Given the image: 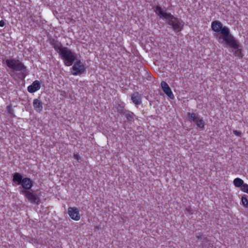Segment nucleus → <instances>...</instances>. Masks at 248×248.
<instances>
[{
	"instance_id": "1",
	"label": "nucleus",
	"mask_w": 248,
	"mask_h": 248,
	"mask_svg": "<svg viewBox=\"0 0 248 248\" xmlns=\"http://www.w3.org/2000/svg\"><path fill=\"white\" fill-rule=\"evenodd\" d=\"M212 30L216 32H220L216 37L220 43H225L231 47L237 48L238 44L235 41V38L230 33L229 29L226 26H223L221 22L215 20L211 24Z\"/></svg>"
},
{
	"instance_id": "2",
	"label": "nucleus",
	"mask_w": 248,
	"mask_h": 248,
	"mask_svg": "<svg viewBox=\"0 0 248 248\" xmlns=\"http://www.w3.org/2000/svg\"><path fill=\"white\" fill-rule=\"evenodd\" d=\"M154 10L160 18L166 19V23L171 27L174 31L179 32L183 29L184 26L183 21L170 13L164 11L160 5L155 6Z\"/></svg>"
},
{
	"instance_id": "3",
	"label": "nucleus",
	"mask_w": 248,
	"mask_h": 248,
	"mask_svg": "<svg viewBox=\"0 0 248 248\" xmlns=\"http://www.w3.org/2000/svg\"><path fill=\"white\" fill-rule=\"evenodd\" d=\"M5 62L9 68L14 71L20 72L22 79L28 75V72L26 66L19 60L15 59H7Z\"/></svg>"
},
{
	"instance_id": "4",
	"label": "nucleus",
	"mask_w": 248,
	"mask_h": 248,
	"mask_svg": "<svg viewBox=\"0 0 248 248\" xmlns=\"http://www.w3.org/2000/svg\"><path fill=\"white\" fill-rule=\"evenodd\" d=\"M59 55L63 60L64 64L67 66L72 65L77 59L76 54L66 47L61 51Z\"/></svg>"
},
{
	"instance_id": "5",
	"label": "nucleus",
	"mask_w": 248,
	"mask_h": 248,
	"mask_svg": "<svg viewBox=\"0 0 248 248\" xmlns=\"http://www.w3.org/2000/svg\"><path fill=\"white\" fill-rule=\"evenodd\" d=\"M21 192L25 195L26 198L32 203L39 204L40 203V198L35 193L29 191L22 190Z\"/></svg>"
},
{
	"instance_id": "6",
	"label": "nucleus",
	"mask_w": 248,
	"mask_h": 248,
	"mask_svg": "<svg viewBox=\"0 0 248 248\" xmlns=\"http://www.w3.org/2000/svg\"><path fill=\"white\" fill-rule=\"evenodd\" d=\"M196 237L199 239L202 240V248H215L214 244L206 237H202L200 234H197Z\"/></svg>"
},
{
	"instance_id": "7",
	"label": "nucleus",
	"mask_w": 248,
	"mask_h": 248,
	"mask_svg": "<svg viewBox=\"0 0 248 248\" xmlns=\"http://www.w3.org/2000/svg\"><path fill=\"white\" fill-rule=\"evenodd\" d=\"M68 214L72 219L75 220H78L80 218L79 211L76 207H69L68 208Z\"/></svg>"
},
{
	"instance_id": "8",
	"label": "nucleus",
	"mask_w": 248,
	"mask_h": 248,
	"mask_svg": "<svg viewBox=\"0 0 248 248\" xmlns=\"http://www.w3.org/2000/svg\"><path fill=\"white\" fill-rule=\"evenodd\" d=\"M49 43L59 54L60 53L61 51H62L65 47L62 46L61 42L54 38L50 39Z\"/></svg>"
},
{
	"instance_id": "9",
	"label": "nucleus",
	"mask_w": 248,
	"mask_h": 248,
	"mask_svg": "<svg viewBox=\"0 0 248 248\" xmlns=\"http://www.w3.org/2000/svg\"><path fill=\"white\" fill-rule=\"evenodd\" d=\"M72 69L74 71H76V72L73 73L74 75H76L78 74L82 73L85 70L84 66L80 61H77L74 65L72 67Z\"/></svg>"
},
{
	"instance_id": "10",
	"label": "nucleus",
	"mask_w": 248,
	"mask_h": 248,
	"mask_svg": "<svg viewBox=\"0 0 248 248\" xmlns=\"http://www.w3.org/2000/svg\"><path fill=\"white\" fill-rule=\"evenodd\" d=\"M161 86L164 92L171 99L174 98V95L172 93L171 89L165 81H162L161 83Z\"/></svg>"
},
{
	"instance_id": "11",
	"label": "nucleus",
	"mask_w": 248,
	"mask_h": 248,
	"mask_svg": "<svg viewBox=\"0 0 248 248\" xmlns=\"http://www.w3.org/2000/svg\"><path fill=\"white\" fill-rule=\"evenodd\" d=\"M22 187L25 190H30L33 186V182L29 178L25 177L23 178V180L21 184Z\"/></svg>"
},
{
	"instance_id": "12",
	"label": "nucleus",
	"mask_w": 248,
	"mask_h": 248,
	"mask_svg": "<svg viewBox=\"0 0 248 248\" xmlns=\"http://www.w3.org/2000/svg\"><path fill=\"white\" fill-rule=\"evenodd\" d=\"M40 87V82L38 80H35L28 87V91L29 92L32 93L39 90Z\"/></svg>"
},
{
	"instance_id": "13",
	"label": "nucleus",
	"mask_w": 248,
	"mask_h": 248,
	"mask_svg": "<svg viewBox=\"0 0 248 248\" xmlns=\"http://www.w3.org/2000/svg\"><path fill=\"white\" fill-rule=\"evenodd\" d=\"M132 102L138 106L141 103V96L138 92H135L131 95Z\"/></svg>"
},
{
	"instance_id": "14",
	"label": "nucleus",
	"mask_w": 248,
	"mask_h": 248,
	"mask_svg": "<svg viewBox=\"0 0 248 248\" xmlns=\"http://www.w3.org/2000/svg\"><path fill=\"white\" fill-rule=\"evenodd\" d=\"M23 180V178L20 173L16 172L13 174V181L17 185H20Z\"/></svg>"
},
{
	"instance_id": "15",
	"label": "nucleus",
	"mask_w": 248,
	"mask_h": 248,
	"mask_svg": "<svg viewBox=\"0 0 248 248\" xmlns=\"http://www.w3.org/2000/svg\"><path fill=\"white\" fill-rule=\"evenodd\" d=\"M42 102L38 99L33 100V106L34 109L38 112H40L43 109Z\"/></svg>"
},
{
	"instance_id": "16",
	"label": "nucleus",
	"mask_w": 248,
	"mask_h": 248,
	"mask_svg": "<svg viewBox=\"0 0 248 248\" xmlns=\"http://www.w3.org/2000/svg\"><path fill=\"white\" fill-rule=\"evenodd\" d=\"M116 108L117 110V111L121 114V115H124V113H126V111L127 110H126L124 108V106L123 103L122 104H119L117 105L116 107Z\"/></svg>"
},
{
	"instance_id": "17",
	"label": "nucleus",
	"mask_w": 248,
	"mask_h": 248,
	"mask_svg": "<svg viewBox=\"0 0 248 248\" xmlns=\"http://www.w3.org/2000/svg\"><path fill=\"white\" fill-rule=\"evenodd\" d=\"M235 41L237 42V44H238L239 46L237 48L232 47L233 48L236 49L234 51V54L235 56L239 57V58H242L243 55L242 54V50H241V49L240 48V47H241L242 46H241V44L239 43V42L236 39H235Z\"/></svg>"
},
{
	"instance_id": "18",
	"label": "nucleus",
	"mask_w": 248,
	"mask_h": 248,
	"mask_svg": "<svg viewBox=\"0 0 248 248\" xmlns=\"http://www.w3.org/2000/svg\"><path fill=\"white\" fill-rule=\"evenodd\" d=\"M124 115L125 116L128 121L133 122L134 121V117L135 115L132 112L127 110Z\"/></svg>"
},
{
	"instance_id": "19",
	"label": "nucleus",
	"mask_w": 248,
	"mask_h": 248,
	"mask_svg": "<svg viewBox=\"0 0 248 248\" xmlns=\"http://www.w3.org/2000/svg\"><path fill=\"white\" fill-rule=\"evenodd\" d=\"M187 116L188 117L189 120L190 121H193L194 123L200 117L198 114H197L194 112H192V113L188 112Z\"/></svg>"
},
{
	"instance_id": "20",
	"label": "nucleus",
	"mask_w": 248,
	"mask_h": 248,
	"mask_svg": "<svg viewBox=\"0 0 248 248\" xmlns=\"http://www.w3.org/2000/svg\"><path fill=\"white\" fill-rule=\"evenodd\" d=\"M197 126L200 128L203 129L204 128L205 123L202 118L199 117L195 122Z\"/></svg>"
},
{
	"instance_id": "21",
	"label": "nucleus",
	"mask_w": 248,
	"mask_h": 248,
	"mask_svg": "<svg viewBox=\"0 0 248 248\" xmlns=\"http://www.w3.org/2000/svg\"><path fill=\"white\" fill-rule=\"evenodd\" d=\"M233 184L235 186L241 187L244 184V182L241 179L237 178L234 180Z\"/></svg>"
},
{
	"instance_id": "22",
	"label": "nucleus",
	"mask_w": 248,
	"mask_h": 248,
	"mask_svg": "<svg viewBox=\"0 0 248 248\" xmlns=\"http://www.w3.org/2000/svg\"><path fill=\"white\" fill-rule=\"evenodd\" d=\"M241 201L242 202V204L245 207H248V200L246 197L242 196L241 198Z\"/></svg>"
},
{
	"instance_id": "23",
	"label": "nucleus",
	"mask_w": 248,
	"mask_h": 248,
	"mask_svg": "<svg viewBox=\"0 0 248 248\" xmlns=\"http://www.w3.org/2000/svg\"><path fill=\"white\" fill-rule=\"evenodd\" d=\"M7 109L8 112V113L13 117H15V115L14 114V110L12 108L11 105H9L7 107Z\"/></svg>"
},
{
	"instance_id": "24",
	"label": "nucleus",
	"mask_w": 248,
	"mask_h": 248,
	"mask_svg": "<svg viewBox=\"0 0 248 248\" xmlns=\"http://www.w3.org/2000/svg\"><path fill=\"white\" fill-rule=\"evenodd\" d=\"M241 190L245 192L248 193V185L244 184L241 187Z\"/></svg>"
},
{
	"instance_id": "25",
	"label": "nucleus",
	"mask_w": 248,
	"mask_h": 248,
	"mask_svg": "<svg viewBox=\"0 0 248 248\" xmlns=\"http://www.w3.org/2000/svg\"><path fill=\"white\" fill-rule=\"evenodd\" d=\"M233 133L238 137L241 136V132L240 131H237L236 130H234L233 131Z\"/></svg>"
},
{
	"instance_id": "26",
	"label": "nucleus",
	"mask_w": 248,
	"mask_h": 248,
	"mask_svg": "<svg viewBox=\"0 0 248 248\" xmlns=\"http://www.w3.org/2000/svg\"><path fill=\"white\" fill-rule=\"evenodd\" d=\"M5 25V22L3 20H1L0 21V26L3 27Z\"/></svg>"
},
{
	"instance_id": "27",
	"label": "nucleus",
	"mask_w": 248,
	"mask_h": 248,
	"mask_svg": "<svg viewBox=\"0 0 248 248\" xmlns=\"http://www.w3.org/2000/svg\"><path fill=\"white\" fill-rule=\"evenodd\" d=\"M74 157L75 158H76V159L77 160H78L80 158V157L79 156V155H74Z\"/></svg>"
}]
</instances>
